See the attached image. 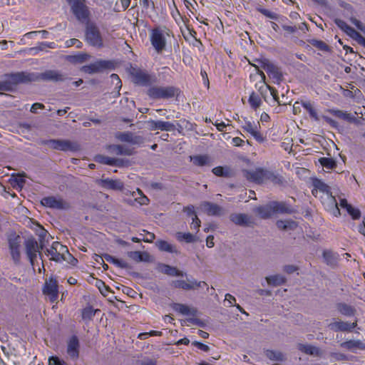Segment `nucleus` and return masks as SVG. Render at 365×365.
<instances>
[{
	"label": "nucleus",
	"instance_id": "nucleus-24",
	"mask_svg": "<svg viewBox=\"0 0 365 365\" xmlns=\"http://www.w3.org/2000/svg\"><path fill=\"white\" fill-rule=\"evenodd\" d=\"M340 346L353 352H355L356 350L365 349V344L360 340H349L341 343Z\"/></svg>",
	"mask_w": 365,
	"mask_h": 365
},
{
	"label": "nucleus",
	"instance_id": "nucleus-34",
	"mask_svg": "<svg viewBox=\"0 0 365 365\" xmlns=\"http://www.w3.org/2000/svg\"><path fill=\"white\" fill-rule=\"evenodd\" d=\"M298 349L301 351L311 356H319L320 354V350L319 348L310 344H299L298 345Z\"/></svg>",
	"mask_w": 365,
	"mask_h": 365
},
{
	"label": "nucleus",
	"instance_id": "nucleus-11",
	"mask_svg": "<svg viewBox=\"0 0 365 365\" xmlns=\"http://www.w3.org/2000/svg\"><path fill=\"white\" fill-rule=\"evenodd\" d=\"M73 13L78 20H85L88 16L87 6L84 0H68Z\"/></svg>",
	"mask_w": 365,
	"mask_h": 365
},
{
	"label": "nucleus",
	"instance_id": "nucleus-44",
	"mask_svg": "<svg viewBox=\"0 0 365 365\" xmlns=\"http://www.w3.org/2000/svg\"><path fill=\"white\" fill-rule=\"evenodd\" d=\"M319 162L323 167H324L327 169H334L336 167V163L335 160L332 158H320L319 159Z\"/></svg>",
	"mask_w": 365,
	"mask_h": 365
},
{
	"label": "nucleus",
	"instance_id": "nucleus-60",
	"mask_svg": "<svg viewBox=\"0 0 365 365\" xmlns=\"http://www.w3.org/2000/svg\"><path fill=\"white\" fill-rule=\"evenodd\" d=\"M109 150H110L112 153L121 155H122V149H123V145H110L108 146Z\"/></svg>",
	"mask_w": 365,
	"mask_h": 365
},
{
	"label": "nucleus",
	"instance_id": "nucleus-36",
	"mask_svg": "<svg viewBox=\"0 0 365 365\" xmlns=\"http://www.w3.org/2000/svg\"><path fill=\"white\" fill-rule=\"evenodd\" d=\"M266 281L268 284L277 287L283 284L286 282V279L281 274H275L266 277Z\"/></svg>",
	"mask_w": 365,
	"mask_h": 365
},
{
	"label": "nucleus",
	"instance_id": "nucleus-18",
	"mask_svg": "<svg viewBox=\"0 0 365 365\" xmlns=\"http://www.w3.org/2000/svg\"><path fill=\"white\" fill-rule=\"evenodd\" d=\"M263 68L267 73L268 76L273 79L274 83L279 84L283 80L282 74L279 68L273 63H264Z\"/></svg>",
	"mask_w": 365,
	"mask_h": 365
},
{
	"label": "nucleus",
	"instance_id": "nucleus-41",
	"mask_svg": "<svg viewBox=\"0 0 365 365\" xmlns=\"http://www.w3.org/2000/svg\"><path fill=\"white\" fill-rule=\"evenodd\" d=\"M103 258L108 262L110 263H113V264L116 265L117 267H120V268H127L128 267V263L124 262V261H122V260H120L118 259H116L114 257L110 255H108V254H105L103 255Z\"/></svg>",
	"mask_w": 365,
	"mask_h": 365
},
{
	"label": "nucleus",
	"instance_id": "nucleus-59",
	"mask_svg": "<svg viewBox=\"0 0 365 365\" xmlns=\"http://www.w3.org/2000/svg\"><path fill=\"white\" fill-rule=\"evenodd\" d=\"M66 47H71L76 46V48H81L82 47V43L76 38H71L66 41Z\"/></svg>",
	"mask_w": 365,
	"mask_h": 365
},
{
	"label": "nucleus",
	"instance_id": "nucleus-57",
	"mask_svg": "<svg viewBox=\"0 0 365 365\" xmlns=\"http://www.w3.org/2000/svg\"><path fill=\"white\" fill-rule=\"evenodd\" d=\"M334 23L339 27L345 33L348 31V29L351 27L346 24L345 21L339 19H335Z\"/></svg>",
	"mask_w": 365,
	"mask_h": 365
},
{
	"label": "nucleus",
	"instance_id": "nucleus-51",
	"mask_svg": "<svg viewBox=\"0 0 365 365\" xmlns=\"http://www.w3.org/2000/svg\"><path fill=\"white\" fill-rule=\"evenodd\" d=\"M95 160L99 163L112 165L113 158H110L103 155H98L95 157Z\"/></svg>",
	"mask_w": 365,
	"mask_h": 365
},
{
	"label": "nucleus",
	"instance_id": "nucleus-49",
	"mask_svg": "<svg viewBox=\"0 0 365 365\" xmlns=\"http://www.w3.org/2000/svg\"><path fill=\"white\" fill-rule=\"evenodd\" d=\"M260 76H262V82H260V85L258 88V91L260 93V94L265 98V94L267 93V91L269 90V86H267L264 83L265 80V75L262 71L259 72Z\"/></svg>",
	"mask_w": 365,
	"mask_h": 365
},
{
	"label": "nucleus",
	"instance_id": "nucleus-4",
	"mask_svg": "<svg viewBox=\"0 0 365 365\" xmlns=\"http://www.w3.org/2000/svg\"><path fill=\"white\" fill-rule=\"evenodd\" d=\"M86 41L92 46L101 48L104 47L103 39L97 26L88 24L86 29Z\"/></svg>",
	"mask_w": 365,
	"mask_h": 365
},
{
	"label": "nucleus",
	"instance_id": "nucleus-16",
	"mask_svg": "<svg viewBox=\"0 0 365 365\" xmlns=\"http://www.w3.org/2000/svg\"><path fill=\"white\" fill-rule=\"evenodd\" d=\"M116 137L121 142L128 143L132 145H140L145 142V139L143 136L135 135L131 132L120 133Z\"/></svg>",
	"mask_w": 365,
	"mask_h": 365
},
{
	"label": "nucleus",
	"instance_id": "nucleus-12",
	"mask_svg": "<svg viewBox=\"0 0 365 365\" xmlns=\"http://www.w3.org/2000/svg\"><path fill=\"white\" fill-rule=\"evenodd\" d=\"M41 144L48 145L49 148L52 149L62 151L72 150L74 148L73 144L69 140H42L41 141Z\"/></svg>",
	"mask_w": 365,
	"mask_h": 365
},
{
	"label": "nucleus",
	"instance_id": "nucleus-58",
	"mask_svg": "<svg viewBox=\"0 0 365 365\" xmlns=\"http://www.w3.org/2000/svg\"><path fill=\"white\" fill-rule=\"evenodd\" d=\"M347 212L351 215L353 219H359L361 216L359 210L353 207L351 205L348 207Z\"/></svg>",
	"mask_w": 365,
	"mask_h": 365
},
{
	"label": "nucleus",
	"instance_id": "nucleus-42",
	"mask_svg": "<svg viewBox=\"0 0 365 365\" xmlns=\"http://www.w3.org/2000/svg\"><path fill=\"white\" fill-rule=\"evenodd\" d=\"M193 163L198 166H204L210 163V158L207 155H195L191 157Z\"/></svg>",
	"mask_w": 365,
	"mask_h": 365
},
{
	"label": "nucleus",
	"instance_id": "nucleus-43",
	"mask_svg": "<svg viewBox=\"0 0 365 365\" xmlns=\"http://www.w3.org/2000/svg\"><path fill=\"white\" fill-rule=\"evenodd\" d=\"M176 238L179 241L185 240L187 243H190V242H193L196 241L195 237L190 232L185 233V232H178L176 233Z\"/></svg>",
	"mask_w": 365,
	"mask_h": 365
},
{
	"label": "nucleus",
	"instance_id": "nucleus-21",
	"mask_svg": "<svg viewBox=\"0 0 365 365\" xmlns=\"http://www.w3.org/2000/svg\"><path fill=\"white\" fill-rule=\"evenodd\" d=\"M230 220L237 225L249 227L253 224V220L250 216L243 213H233L230 216Z\"/></svg>",
	"mask_w": 365,
	"mask_h": 365
},
{
	"label": "nucleus",
	"instance_id": "nucleus-45",
	"mask_svg": "<svg viewBox=\"0 0 365 365\" xmlns=\"http://www.w3.org/2000/svg\"><path fill=\"white\" fill-rule=\"evenodd\" d=\"M266 356L273 361H280L283 359V355L281 352L267 350L265 353Z\"/></svg>",
	"mask_w": 365,
	"mask_h": 365
},
{
	"label": "nucleus",
	"instance_id": "nucleus-50",
	"mask_svg": "<svg viewBox=\"0 0 365 365\" xmlns=\"http://www.w3.org/2000/svg\"><path fill=\"white\" fill-rule=\"evenodd\" d=\"M212 171L217 176L225 178L230 177V170L227 168L219 166L213 168Z\"/></svg>",
	"mask_w": 365,
	"mask_h": 365
},
{
	"label": "nucleus",
	"instance_id": "nucleus-39",
	"mask_svg": "<svg viewBox=\"0 0 365 365\" xmlns=\"http://www.w3.org/2000/svg\"><path fill=\"white\" fill-rule=\"evenodd\" d=\"M155 245L158 247V248L161 251L170 253H174L177 252L175 247L173 246L169 242H168L167 241L158 240L155 242Z\"/></svg>",
	"mask_w": 365,
	"mask_h": 365
},
{
	"label": "nucleus",
	"instance_id": "nucleus-19",
	"mask_svg": "<svg viewBox=\"0 0 365 365\" xmlns=\"http://www.w3.org/2000/svg\"><path fill=\"white\" fill-rule=\"evenodd\" d=\"M80 343L76 336H71L67 343V354L72 359H77L79 356Z\"/></svg>",
	"mask_w": 365,
	"mask_h": 365
},
{
	"label": "nucleus",
	"instance_id": "nucleus-32",
	"mask_svg": "<svg viewBox=\"0 0 365 365\" xmlns=\"http://www.w3.org/2000/svg\"><path fill=\"white\" fill-rule=\"evenodd\" d=\"M330 113L331 114H333L334 116H336L339 118L343 119L344 120H346L347 122L354 123H357L356 118L354 115H353L352 114L349 113L346 111H343L341 110H331Z\"/></svg>",
	"mask_w": 365,
	"mask_h": 365
},
{
	"label": "nucleus",
	"instance_id": "nucleus-28",
	"mask_svg": "<svg viewBox=\"0 0 365 365\" xmlns=\"http://www.w3.org/2000/svg\"><path fill=\"white\" fill-rule=\"evenodd\" d=\"M272 206L273 213H287L290 214L292 212V209L284 202L272 201Z\"/></svg>",
	"mask_w": 365,
	"mask_h": 365
},
{
	"label": "nucleus",
	"instance_id": "nucleus-10",
	"mask_svg": "<svg viewBox=\"0 0 365 365\" xmlns=\"http://www.w3.org/2000/svg\"><path fill=\"white\" fill-rule=\"evenodd\" d=\"M357 326V320L356 319L353 323L344 322L341 319L333 318L332 320L327 324V327L335 332L337 331H351Z\"/></svg>",
	"mask_w": 365,
	"mask_h": 365
},
{
	"label": "nucleus",
	"instance_id": "nucleus-2",
	"mask_svg": "<svg viewBox=\"0 0 365 365\" xmlns=\"http://www.w3.org/2000/svg\"><path fill=\"white\" fill-rule=\"evenodd\" d=\"M132 82L141 86H148L155 82V78L146 71L130 66L127 69Z\"/></svg>",
	"mask_w": 365,
	"mask_h": 365
},
{
	"label": "nucleus",
	"instance_id": "nucleus-48",
	"mask_svg": "<svg viewBox=\"0 0 365 365\" xmlns=\"http://www.w3.org/2000/svg\"><path fill=\"white\" fill-rule=\"evenodd\" d=\"M98 311V309L94 310L91 307H86L82 312V318L83 319L91 320Z\"/></svg>",
	"mask_w": 365,
	"mask_h": 365
},
{
	"label": "nucleus",
	"instance_id": "nucleus-56",
	"mask_svg": "<svg viewBox=\"0 0 365 365\" xmlns=\"http://www.w3.org/2000/svg\"><path fill=\"white\" fill-rule=\"evenodd\" d=\"M282 28L287 33V34H295L297 31V25L291 26V25H287L286 24H282Z\"/></svg>",
	"mask_w": 365,
	"mask_h": 365
},
{
	"label": "nucleus",
	"instance_id": "nucleus-55",
	"mask_svg": "<svg viewBox=\"0 0 365 365\" xmlns=\"http://www.w3.org/2000/svg\"><path fill=\"white\" fill-rule=\"evenodd\" d=\"M137 192L140 197L135 198V200L140 205H148L149 202L148 198L143 195V192L140 189L138 188Z\"/></svg>",
	"mask_w": 365,
	"mask_h": 365
},
{
	"label": "nucleus",
	"instance_id": "nucleus-62",
	"mask_svg": "<svg viewBox=\"0 0 365 365\" xmlns=\"http://www.w3.org/2000/svg\"><path fill=\"white\" fill-rule=\"evenodd\" d=\"M350 21L354 25L356 26V27L363 31V32H365V26L363 25V24L359 21L358 19H356V18H354V17H351L350 19Z\"/></svg>",
	"mask_w": 365,
	"mask_h": 365
},
{
	"label": "nucleus",
	"instance_id": "nucleus-7",
	"mask_svg": "<svg viewBox=\"0 0 365 365\" xmlns=\"http://www.w3.org/2000/svg\"><path fill=\"white\" fill-rule=\"evenodd\" d=\"M177 89L173 86H152L148 91V96L153 99L170 98L175 95Z\"/></svg>",
	"mask_w": 365,
	"mask_h": 365
},
{
	"label": "nucleus",
	"instance_id": "nucleus-37",
	"mask_svg": "<svg viewBox=\"0 0 365 365\" xmlns=\"http://www.w3.org/2000/svg\"><path fill=\"white\" fill-rule=\"evenodd\" d=\"M263 182L265 180H270L275 184L282 183V180L281 178L277 175H275L273 172L263 169Z\"/></svg>",
	"mask_w": 365,
	"mask_h": 365
},
{
	"label": "nucleus",
	"instance_id": "nucleus-23",
	"mask_svg": "<svg viewBox=\"0 0 365 365\" xmlns=\"http://www.w3.org/2000/svg\"><path fill=\"white\" fill-rule=\"evenodd\" d=\"M253 212L262 219L269 218L274 215L271 202L264 205L255 207Z\"/></svg>",
	"mask_w": 365,
	"mask_h": 365
},
{
	"label": "nucleus",
	"instance_id": "nucleus-20",
	"mask_svg": "<svg viewBox=\"0 0 365 365\" xmlns=\"http://www.w3.org/2000/svg\"><path fill=\"white\" fill-rule=\"evenodd\" d=\"M99 185L104 189L122 191L124 188L123 182L119 179L105 178L101 180Z\"/></svg>",
	"mask_w": 365,
	"mask_h": 365
},
{
	"label": "nucleus",
	"instance_id": "nucleus-25",
	"mask_svg": "<svg viewBox=\"0 0 365 365\" xmlns=\"http://www.w3.org/2000/svg\"><path fill=\"white\" fill-rule=\"evenodd\" d=\"M325 207L335 217H337L340 215L338 203L335 197H334L331 193L327 195V202L325 203Z\"/></svg>",
	"mask_w": 365,
	"mask_h": 365
},
{
	"label": "nucleus",
	"instance_id": "nucleus-63",
	"mask_svg": "<svg viewBox=\"0 0 365 365\" xmlns=\"http://www.w3.org/2000/svg\"><path fill=\"white\" fill-rule=\"evenodd\" d=\"M259 11L263 14L265 16L269 18V19H277V15L274 13V12H272L267 9H259Z\"/></svg>",
	"mask_w": 365,
	"mask_h": 365
},
{
	"label": "nucleus",
	"instance_id": "nucleus-6",
	"mask_svg": "<svg viewBox=\"0 0 365 365\" xmlns=\"http://www.w3.org/2000/svg\"><path fill=\"white\" fill-rule=\"evenodd\" d=\"M115 63L113 61L109 60H98L89 65L83 66L81 71L86 73L94 74L102 73L106 70L114 68Z\"/></svg>",
	"mask_w": 365,
	"mask_h": 365
},
{
	"label": "nucleus",
	"instance_id": "nucleus-33",
	"mask_svg": "<svg viewBox=\"0 0 365 365\" xmlns=\"http://www.w3.org/2000/svg\"><path fill=\"white\" fill-rule=\"evenodd\" d=\"M173 308L175 311L184 315H191L195 317L197 314V310L195 309L190 308L185 304L175 303L173 304Z\"/></svg>",
	"mask_w": 365,
	"mask_h": 365
},
{
	"label": "nucleus",
	"instance_id": "nucleus-26",
	"mask_svg": "<svg viewBox=\"0 0 365 365\" xmlns=\"http://www.w3.org/2000/svg\"><path fill=\"white\" fill-rule=\"evenodd\" d=\"M158 270L162 273L168 274L169 276L183 277L186 274L183 272L178 270L176 267H171L165 264H160L158 267Z\"/></svg>",
	"mask_w": 365,
	"mask_h": 365
},
{
	"label": "nucleus",
	"instance_id": "nucleus-27",
	"mask_svg": "<svg viewBox=\"0 0 365 365\" xmlns=\"http://www.w3.org/2000/svg\"><path fill=\"white\" fill-rule=\"evenodd\" d=\"M53 249L57 252L58 255H56V262H61V260H66V257L65 254H67L69 257H71L68 252V248L66 246L61 245L58 242H54L52 244Z\"/></svg>",
	"mask_w": 365,
	"mask_h": 365
},
{
	"label": "nucleus",
	"instance_id": "nucleus-1",
	"mask_svg": "<svg viewBox=\"0 0 365 365\" xmlns=\"http://www.w3.org/2000/svg\"><path fill=\"white\" fill-rule=\"evenodd\" d=\"M26 76H29L26 83L36 81L62 82L68 78L65 73L57 70H47L38 73H26Z\"/></svg>",
	"mask_w": 365,
	"mask_h": 365
},
{
	"label": "nucleus",
	"instance_id": "nucleus-40",
	"mask_svg": "<svg viewBox=\"0 0 365 365\" xmlns=\"http://www.w3.org/2000/svg\"><path fill=\"white\" fill-rule=\"evenodd\" d=\"M301 105L306 109L312 118L315 120H319L317 112L310 101H302Z\"/></svg>",
	"mask_w": 365,
	"mask_h": 365
},
{
	"label": "nucleus",
	"instance_id": "nucleus-15",
	"mask_svg": "<svg viewBox=\"0 0 365 365\" xmlns=\"http://www.w3.org/2000/svg\"><path fill=\"white\" fill-rule=\"evenodd\" d=\"M205 284L204 282H197L194 279H187L185 280H174L172 282L171 285L175 288H180L184 290L195 289L201 287V284Z\"/></svg>",
	"mask_w": 365,
	"mask_h": 365
},
{
	"label": "nucleus",
	"instance_id": "nucleus-61",
	"mask_svg": "<svg viewBox=\"0 0 365 365\" xmlns=\"http://www.w3.org/2000/svg\"><path fill=\"white\" fill-rule=\"evenodd\" d=\"M49 365H67L66 363L62 360H60L57 356H51L48 359Z\"/></svg>",
	"mask_w": 365,
	"mask_h": 365
},
{
	"label": "nucleus",
	"instance_id": "nucleus-13",
	"mask_svg": "<svg viewBox=\"0 0 365 365\" xmlns=\"http://www.w3.org/2000/svg\"><path fill=\"white\" fill-rule=\"evenodd\" d=\"M43 293L49 297L51 302L57 300L58 297V282L53 277L46 279Z\"/></svg>",
	"mask_w": 365,
	"mask_h": 365
},
{
	"label": "nucleus",
	"instance_id": "nucleus-3",
	"mask_svg": "<svg viewBox=\"0 0 365 365\" xmlns=\"http://www.w3.org/2000/svg\"><path fill=\"white\" fill-rule=\"evenodd\" d=\"M7 240L11 258L15 264H18L21 258L22 237L14 232L8 234Z\"/></svg>",
	"mask_w": 365,
	"mask_h": 365
},
{
	"label": "nucleus",
	"instance_id": "nucleus-64",
	"mask_svg": "<svg viewBox=\"0 0 365 365\" xmlns=\"http://www.w3.org/2000/svg\"><path fill=\"white\" fill-rule=\"evenodd\" d=\"M135 153L134 148L123 145L121 155H132Z\"/></svg>",
	"mask_w": 365,
	"mask_h": 365
},
{
	"label": "nucleus",
	"instance_id": "nucleus-35",
	"mask_svg": "<svg viewBox=\"0 0 365 365\" xmlns=\"http://www.w3.org/2000/svg\"><path fill=\"white\" fill-rule=\"evenodd\" d=\"M323 257L325 262L331 267H335L338 263V255L331 251H324L323 252Z\"/></svg>",
	"mask_w": 365,
	"mask_h": 365
},
{
	"label": "nucleus",
	"instance_id": "nucleus-29",
	"mask_svg": "<svg viewBox=\"0 0 365 365\" xmlns=\"http://www.w3.org/2000/svg\"><path fill=\"white\" fill-rule=\"evenodd\" d=\"M245 173L246 178L248 179L249 180L257 183L263 182L262 168H257L255 170H246Z\"/></svg>",
	"mask_w": 365,
	"mask_h": 365
},
{
	"label": "nucleus",
	"instance_id": "nucleus-31",
	"mask_svg": "<svg viewBox=\"0 0 365 365\" xmlns=\"http://www.w3.org/2000/svg\"><path fill=\"white\" fill-rule=\"evenodd\" d=\"M128 256L136 262L150 261V255L146 252L131 251L128 252Z\"/></svg>",
	"mask_w": 365,
	"mask_h": 365
},
{
	"label": "nucleus",
	"instance_id": "nucleus-54",
	"mask_svg": "<svg viewBox=\"0 0 365 365\" xmlns=\"http://www.w3.org/2000/svg\"><path fill=\"white\" fill-rule=\"evenodd\" d=\"M346 34L349 36L351 38L356 41L357 42L360 41L361 37L363 36L361 35L358 31H356L352 27H350L348 31L346 32Z\"/></svg>",
	"mask_w": 365,
	"mask_h": 365
},
{
	"label": "nucleus",
	"instance_id": "nucleus-52",
	"mask_svg": "<svg viewBox=\"0 0 365 365\" xmlns=\"http://www.w3.org/2000/svg\"><path fill=\"white\" fill-rule=\"evenodd\" d=\"M311 44L313 46L319 48L321 51H329V46L322 41L313 39L311 41Z\"/></svg>",
	"mask_w": 365,
	"mask_h": 365
},
{
	"label": "nucleus",
	"instance_id": "nucleus-30",
	"mask_svg": "<svg viewBox=\"0 0 365 365\" xmlns=\"http://www.w3.org/2000/svg\"><path fill=\"white\" fill-rule=\"evenodd\" d=\"M336 308L341 314L346 317L354 316L356 312V309L354 307L344 302L337 303Z\"/></svg>",
	"mask_w": 365,
	"mask_h": 365
},
{
	"label": "nucleus",
	"instance_id": "nucleus-38",
	"mask_svg": "<svg viewBox=\"0 0 365 365\" xmlns=\"http://www.w3.org/2000/svg\"><path fill=\"white\" fill-rule=\"evenodd\" d=\"M313 185L314 187V190H312L313 195H314V190L317 191V190L326 193L327 195L331 193L329 191L330 188H329V185H327L326 183H324L321 180L315 179L313 181Z\"/></svg>",
	"mask_w": 365,
	"mask_h": 365
},
{
	"label": "nucleus",
	"instance_id": "nucleus-17",
	"mask_svg": "<svg viewBox=\"0 0 365 365\" xmlns=\"http://www.w3.org/2000/svg\"><path fill=\"white\" fill-rule=\"evenodd\" d=\"M200 209L208 215L221 216L224 215V209L217 204L205 201L200 204Z\"/></svg>",
	"mask_w": 365,
	"mask_h": 365
},
{
	"label": "nucleus",
	"instance_id": "nucleus-22",
	"mask_svg": "<svg viewBox=\"0 0 365 365\" xmlns=\"http://www.w3.org/2000/svg\"><path fill=\"white\" fill-rule=\"evenodd\" d=\"M149 128L152 130H160L165 131H172L175 130V126L170 122L162 120H149L148 121Z\"/></svg>",
	"mask_w": 365,
	"mask_h": 365
},
{
	"label": "nucleus",
	"instance_id": "nucleus-53",
	"mask_svg": "<svg viewBox=\"0 0 365 365\" xmlns=\"http://www.w3.org/2000/svg\"><path fill=\"white\" fill-rule=\"evenodd\" d=\"M96 286L103 296H107L108 293L110 292L109 287L106 286L101 280H98L96 282Z\"/></svg>",
	"mask_w": 365,
	"mask_h": 365
},
{
	"label": "nucleus",
	"instance_id": "nucleus-47",
	"mask_svg": "<svg viewBox=\"0 0 365 365\" xmlns=\"http://www.w3.org/2000/svg\"><path fill=\"white\" fill-rule=\"evenodd\" d=\"M248 101L252 108L254 109L258 108L261 105V100L259 97L255 93V92H252L250 94Z\"/></svg>",
	"mask_w": 365,
	"mask_h": 365
},
{
	"label": "nucleus",
	"instance_id": "nucleus-14",
	"mask_svg": "<svg viewBox=\"0 0 365 365\" xmlns=\"http://www.w3.org/2000/svg\"><path fill=\"white\" fill-rule=\"evenodd\" d=\"M26 252L27 257L32 265H34V260L37 257V253L41 257V253L39 251L40 247H38L37 241L34 238H29L25 241ZM41 249H43V246L41 245Z\"/></svg>",
	"mask_w": 365,
	"mask_h": 365
},
{
	"label": "nucleus",
	"instance_id": "nucleus-46",
	"mask_svg": "<svg viewBox=\"0 0 365 365\" xmlns=\"http://www.w3.org/2000/svg\"><path fill=\"white\" fill-rule=\"evenodd\" d=\"M90 57L91 56L88 53H78L77 55L68 56V59L71 61L76 63H83L89 59Z\"/></svg>",
	"mask_w": 365,
	"mask_h": 365
},
{
	"label": "nucleus",
	"instance_id": "nucleus-9",
	"mask_svg": "<svg viewBox=\"0 0 365 365\" xmlns=\"http://www.w3.org/2000/svg\"><path fill=\"white\" fill-rule=\"evenodd\" d=\"M150 41L155 51L158 53H162L166 46L164 31L159 28L153 29L150 34Z\"/></svg>",
	"mask_w": 365,
	"mask_h": 365
},
{
	"label": "nucleus",
	"instance_id": "nucleus-8",
	"mask_svg": "<svg viewBox=\"0 0 365 365\" xmlns=\"http://www.w3.org/2000/svg\"><path fill=\"white\" fill-rule=\"evenodd\" d=\"M42 205L57 210H68L71 207L69 202L59 196H48L41 199Z\"/></svg>",
	"mask_w": 365,
	"mask_h": 365
},
{
	"label": "nucleus",
	"instance_id": "nucleus-5",
	"mask_svg": "<svg viewBox=\"0 0 365 365\" xmlns=\"http://www.w3.org/2000/svg\"><path fill=\"white\" fill-rule=\"evenodd\" d=\"M7 78L0 81V91H11L19 83H26L29 78L26 72H18L6 76Z\"/></svg>",
	"mask_w": 365,
	"mask_h": 365
}]
</instances>
